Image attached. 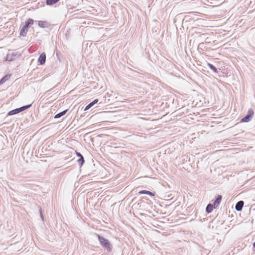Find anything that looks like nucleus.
<instances>
[{
    "label": "nucleus",
    "instance_id": "f257e3e1",
    "mask_svg": "<svg viewBox=\"0 0 255 255\" xmlns=\"http://www.w3.org/2000/svg\"><path fill=\"white\" fill-rule=\"evenodd\" d=\"M96 236L98 237L101 246L108 252H111L113 249V246L109 241V240L106 239L105 237L100 236L99 235L96 234Z\"/></svg>",
    "mask_w": 255,
    "mask_h": 255
},
{
    "label": "nucleus",
    "instance_id": "f03ea898",
    "mask_svg": "<svg viewBox=\"0 0 255 255\" xmlns=\"http://www.w3.org/2000/svg\"><path fill=\"white\" fill-rule=\"evenodd\" d=\"M254 114V111L250 109L249 110L248 112L247 115L241 120V122H249L251 121L252 118L253 117Z\"/></svg>",
    "mask_w": 255,
    "mask_h": 255
},
{
    "label": "nucleus",
    "instance_id": "7ed1b4c3",
    "mask_svg": "<svg viewBox=\"0 0 255 255\" xmlns=\"http://www.w3.org/2000/svg\"><path fill=\"white\" fill-rule=\"evenodd\" d=\"M16 56H17L16 53L13 52H9L6 56L5 60L8 61H11L15 58V57Z\"/></svg>",
    "mask_w": 255,
    "mask_h": 255
},
{
    "label": "nucleus",
    "instance_id": "20e7f679",
    "mask_svg": "<svg viewBox=\"0 0 255 255\" xmlns=\"http://www.w3.org/2000/svg\"><path fill=\"white\" fill-rule=\"evenodd\" d=\"M222 197L221 195H218L216 199L213 201L212 204L214 208H216L220 204Z\"/></svg>",
    "mask_w": 255,
    "mask_h": 255
},
{
    "label": "nucleus",
    "instance_id": "39448f33",
    "mask_svg": "<svg viewBox=\"0 0 255 255\" xmlns=\"http://www.w3.org/2000/svg\"><path fill=\"white\" fill-rule=\"evenodd\" d=\"M46 60V54L44 53H42L39 56L38 59V62L40 65H43L45 63Z\"/></svg>",
    "mask_w": 255,
    "mask_h": 255
},
{
    "label": "nucleus",
    "instance_id": "423d86ee",
    "mask_svg": "<svg viewBox=\"0 0 255 255\" xmlns=\"http://www.w3.org/2000/svg\"><path fill=\"white\" fill-rule=\"evenodd\" d=\"M244 204V202L243 201H240L237 203L235 205V209L237 211H241L242 210Z\"/></svg>",
    "mask_w": 255,
    "mask_h": 255
},
{
    "label": "nucleus",
    "instance_id": "0eeeda50",
    "mask_svg": "<svg viewBox=\"0 0 255 255\" xmlns=\"http://www.w3.org/2000/svg\"><path fill=\"white\" fill-rule=\"evenodd\" d=\"M28 26L25 24L20 30V35L22 36H25L27 32Z\"/></svg>",
    "mask_w": 255,
    "mask_h": 255
},
{
    "label": "nucleus",
    "instance_id": "6e6552de",
    "mask_svg": "<svg viewBox=\"0 0 255 255\" xmlns=\"http://www.w3.org/2000/svg\"><path fill=\"white\" fill-rule=\"evenodd\" d=\"M139 194H147L149 195L150 196H154V193L151 192L150 191L147 190H141L139 192Z\"/></svg>",
    "mask_w": 255,
    "mask_h": 255
},
{
    "label": "nucleus",
    "instance_id": "1a4fd4ad",
    "mask_svg": "<svg viewBox=\"0 0 255 255\" xmlns=\"http://www.w3.org/2000/svg\"><path fill=\"white\" fill-rule=\"evenodd\" d=\"M10 75H9V74L6 75L5 76H4L0 80V84H3L6 81L8 80V79L10 78Z\"/></svg>",
    "mask_w": 255,
    "mask_h": 255
},
{
    "label": "nucleus",
    "instance_id": "9d476101",
    "mask_svg": "<svg viewBox=\"0 0 255 255\" xmlns=\"http://www.w3.org/2000/svg\"><path fill=\"white\" fill-rule=\"evenodd\" d=\"M214 208V206L213 205V204L211 203H210L207 205L206 209V211L208 213H210L213 211Z\"/></svg>",
    "mask_w": 255,
    "mask_h": 255
},
{
    "label": "nucleus",
    "instance_id": "9b49d317",
    "mask_svg": "<svg viewBox=\"0 0 255 255\" xmlns=\"http://www.w3.org/2000/svg\"><path fill=\"white\" fill-rule=\"evenodd\" d=\"M19 113H20V112H19L18 108H16L15 109H14V110H11L10 111H9L7 115L8 116H11V115H14L17 114Z\"/></svg>",
    "mask_w": 255,
    "mask_h": 255
},
{
    "label": "nucleus",
    "instance_id": "f8f14e48",
    "mask_svg": "<svg viewBox=\"0 0 255 255\" xmlns=\"http://www.w3.org/2000/svg\"><path fill=\"white\" fill-rule=\"evenodd\" d=\"M68 110H64L57 114H56L55 116H54V118L55 119H58V118H59L61 117H62L63 116H64L67 112Z\"/></svg>",
    "mask_w": 255,
    "mask_h": 255
},
{
    "label": "nucleus",
    "instance_id": "ddd939ff",
    "mask_svg": "<svg viewBox=\"0 0 255 255\" xmlns=\"http://www.w3.org/2000/svg\"><path fill=\"white\" fill-rule=\"evenodd\" d=\"M47 25V22L45 21H39L38 26L42 28H44Z\"/></svg>",
    "mask_w": 255,
    "mask_h": 255
},
{
    "label": "nucleus",
    "instance_id": "4468645a",
    "mask_svg": "<svg viewBox=\"0 0 255 255\" xmlns=\"http://www.w3.org/2000/svg\"><path fill=\"white\" fill-rule=\"evenodd\" d=\"M31 106V104L27 105L26 106H22L20 108H19L18 109L19 110V112H21L22 111H23L28 108H29Z\"/></svg>",
    "mask_w": 255,
    "mask_h": 255
},
{
    "label": "nucleus",
    "instance_id": "2eb2a0df",
    "mask_svg": "<svg viewBox=\"0 0 255 255\" xmlns=\"http://www.w3.org/2000/svg\"><path fill=\"white\" fill-rule=\"evenodd\" d=\"M59 0H46V4L47 5H51L54 3H56Z\"/></svg>",
    "mask_w": 255,
    "mask_h": 255
},
{
    "label": "nucleus",
    "instance_id": "dca6fc26",
    "mask_svg": "<svg viewBox=\"0 0 255 255\" xmlns=\"http://www.w3.org/2000/svg\"><path fill=\"white\" fill-rule=\"evenodd\" d=\"M208 67L215 73L217 72V68L212 64L211 63H208Z\"/></svg>",
    "mask_w": 255,
    "mask_h": 255
},
{
    "label": "nucleus",
    "instance_id": "f3484780",
    "mask_svg": "<svg viewBox=\"0 0 255 255\" xmlns=\"http://www.w3.org/2000/svg\"><path fill=\"white\" fill-rule=\"evenodd\" d=\"M77 161L80 166L81 167L85 161L83 156H81V157H80V158Z\"/></svg>",
    "mask_w": 255,
    "mask_h": 255
},
{
    "label": "nucleus",
    "instance_id": "a211bd4d",
    "mask_svg": "<svg viewBox=\"0 0 255 255\" xmlns=\"http://www.w3.org/2000/svg\"><path fill=\"white\" fill-rule=\"evenodd\" d=\"M34 20L31 18H29L25 22V24L27 25L28 27L32 25L33 24Z\"/></svg>",
    "mask_w": 255,
    "mask_h": 255
},
{
    "label": "nucleus",
    "instance_id": "6ab92c4d",
    "mask_svg": "<svg viewBox=\"0 0 255 255\" xmlns=\"http://www.w3.org/2000/svg\"><path fill=\"white\" fill-rule=\"evenodd\" d=\"M76 155L78 157H81V156H83L82 155L78 152H76Z\"/></svg>",
    "mask_w": 255,
    "mask_h": 255
},
{
    "label": "nucleus",
    "instance_id": "aec40b11",
    "mask_svg": "<svg viewBox=\"0 0 255 255\" xmlns=\"http://www.w3.org/2000/svg\"><path fill=\"white\" fill-rule=\"evenodd\" d=\"M98 102V99H95L94 100L92 103H93L94 105L96 104V103H97Z\"/></svg>",
    "mask_w": 255,
    "mask_h": 255
},
{
    "label": "nucleus",
    "instance_id": "412c9836",
    "mask_svg": "<svg viewBox=\"0 0 255 255\" xmlns=\"http://www.w3.org/2000/svg\"><path fill=\"white\" fill-rule=\"evenodd\" d=\"M90 108H91L90 107H89V106L88 105L84 109V111H87L88 110H89Z\"/></svg>",
    "mask_w": 255,
    "mask_h": 255
},
{
    "label": "nucleus",
    "instance_id": "4be33fe9",
    "mask_svg": "<svg viewBox=\"0 0 255 255\" xmlns=\"http://www.w3.org/2000/svg\"><path fill=\"white\" fill-rule=\"evenodd\" d=\"M39 212H40V217H41V219L43 220V215H42V211H41V209H40Z\"/></svg>",
    "mask_w": 255,
    "mask_h": 255
},
{
    "label": "nucleus",
    "instance_id": "5701e85b",
    "mask_svg": "<svg viewBox=\"0 0 255 255\" xmlns=\"http://www.w3.org/2000/svg\"><path fill=\"white\" fill-rule=\"evenodd\" d=\"M88 105L89 106V107H90L91 108L94 105L93 104V103L92 102H91L90 103H89L88 104Z\"/></svg>",
    "mask_w": 255,
    "mask_h": 255
},
{
    "label": "nucleus",
    "instance_id": "b1692460",
    "mask_svg": "<svg viewBox=\"0 0 255 255\" xmlns=\"http://www.w3.org/2000/svg\"><path fill=\"white\" fill-rule=\"evenodd\" d=\"M253 247L255 248V242L253 243Z\"/></svg>",
    "mask_w": 255,
    "mask_h": 255
}]
</instances>
